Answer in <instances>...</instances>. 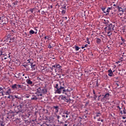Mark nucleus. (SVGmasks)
Masks as SVG:
<instances>
[{
    "label": "nucleus",
    "instance_id": "nucleus-1",
    "mask_svg": "<svg viewBox=\"0 0 126 126\" xmlns=\"http://www.w3.org/2000/svg\"><path fill=\"white\" fill-rule=\"evenodd\" d=\"M55 93L57 94H61L63 93V92H64V90H65V88L64 87V82H60L59 84H56L55 86Z\"/></svg>",
    "mask_w": 126,
    "mask_h": 126
},
{
    "label": "nucleus",
    "instance_id": "nucleus-2",
    "mask_svg": "<svg viewBox=\"0 0 126 126\" xmlns=\"http://www.w3.org/2000/svg\"><path fill=\"white\" fill-rule=\"evenodd\" d=\"M105 31H114L115 30V25L112 24L107 25L106 27L104 28Z\"/></svg>",
    "mask_w": 126,
    "mask_h": 126
},
{
    "label": "nucleus",
    "instance_id": "nucleus-3",
    "mask_svg": "<svg viewBox=\"0 0 126 126\" xmlns=\"http://www.w3.org/2000/svg\"><path fill=\"white\" fill-rule=\"evenodd\" d=\"M118 11V15L120 16H122L123 14H124V9L120 6H118L117 7Z\"/></svg>",
    "mask_w": 126,
    "mask_h": 126
},
{
    "label": "nucleus",
    "instance_id": "nucleus-4",
    "mask_svg": "<svg viewBox=\"0 0 126 126\" xmlns=\"http://www.w3.org/2000/svg\"><path fill=\"white\" fill-rule=\"evenodd\" d=\"M59 110H60V107L59 106H53V112L54 115H57L59 113Z\"/></svg>",
    "mask_w": 126,
    "mask_h": 126
},
{
    "label": "nucleus",
    "instance_id": "nucleus-5",
    "mask_svg": "<svg viewBox=\"0 0 126 126\" xmlns=\"http://www.w3.org/2000/svg\"><path fill=\"white\" fill-rule=\"evenodd\" d=\"M72 91V89L70 88L69 89H67L64 90L63 93V94H65V95H67V96H69L70 95V92Z\"/></svg>",
    "mask_w": 126,
    "mask_h": 126
},
{
    "label": "nucleus",
    "instance_id": "nucleus-6",
    "mask_svg": "<svg viewBox=\"0 0 126 126\" xmlns=\"http://www.w3.org/2000/svg\"><path fill=\"white\" fill-rule=\"evenodd\" d=\"M4 93L6 95H8L9 96H10V94H11V90L10 89V88H8L6 92H4Z\"/></svg>",
    "mask_w": 126,
    "mask_h": 126
},
{
    "label": "nucleus",
    "instance_id": "nucleus-7",
    "mask_svg": "<svg viewBox=\"0 0 126 126\" xmlns=\"http://www.w3.org/2000/svg\"><path fill=\"white\" fill-rule=\"evenodd\" d=\"M36 94H42V88L39 87L37 89Z\"/></svg>",
    "mask_w": 126,
    "mask_h": 126
},
{
    "label": "nucleus",
    "instance_id": "nucleus-8",
    "mask_svg": "<svg viewBox=\"0 0 126 126\" xmlns=\"http://www.w3.org/2000/svg\"><path fill=\"white\" fill-rule=\"evenodd\" d=\"M12 88L13 90H17L18 89V85L15 84L12 86Z\"/></svg>",
    "mask_w": 126,
    "mask_h": 126
},
{
    "label": "nucleus",
    "instance_id": "nucleus-9",
    "mask_svg": "<svg viewBox=\"0 0 126 126\" xmlns=\"http://www.w3.org/2000/svg\"><path fill=\"white\" fill-rule=\"evenodd\" d=\"M111 9H113V7H108L106 11H104V13H106V14H108L109 12H110V10H111Z\"/></svg>",
    "mask_w": 126,
    "mask_h": 126
},
{
    "label": "nucleus",
    "instance_id": "nucleus-10",
    "mask_svg": "<svg viewBox=\"0 0 126 126\" xmlns=\"http://www.w3.org/2000/svg\"><path fill=\"white\" fill-rule=\"evenodd\" d=\"M104 98H106L107 100H109V97H110L111 94L109 93H106L105 94L103 95Z\"/></svg>",
    "mask_w": 126,
    "mask_h": 126
},
{
    "label": "nucleus",
    "instance_id": "nucleus-11",
    "mask_svg": "<svg viewBox=\"0 0 126 126\" xmlns=\"http://www.w3.org/2000/svg\"><path fill=\"white\" fill-rule=\"evenodd\" d=\"M36 97L37 99H39L40 100H41L43 99V94H36Z\"/></svg>",
    "mask_w": 126,
    "mask_h": 126
},
{
    "label": "nucleus",
    "instance_id": "nucleus-12",
    "mask_svg": "<svg viewBox=\"0 0 126 126\" xmlns=\"http://www.w3.org/2000/svg\"><path fill=\"white\" fill-rule=\"evenodd\" d=\"M46 93H47V89L42 88L41 94H46Z\"/></svg>",
    "mask_w": 126,
    "mask_h": 126
},
{
    "label": "nucleus",
    "instance_id": "nucleus-13",
    "mask_svg": "<svg viewBox=\"0 0 126 126\" xmlns=\"http://www.w3.org/2000/svg\"><path fill=\"white\" fill-rule=\"evenodd\" d=\"M18 88H21L22 90H25V86L18 85Z\"/></svg>",
    "mask_w": 126,
    "mask_h": 126
},
{
    "label": "nucleus",
    "instance_id": "nucleus-14",
    "mask_svg": "<svg viewBox=\"0 0 126 126\" xmlns=\"http://www.w3.org/2000/svg\"><path fill=\"white\" fill-rule=\"evenodd\" d=\"M108 76H113V71L111 69L108 70Z\"/></svg>",
    "mask_w": 126,
    "mask_h": 126
},
{
    "label": "nucleus",
    "instance_id": "nucleus-15",
    "mask_svg": "<svg viewBox=\"0 0 126 126\" xmlns=\"http://www.w3.org/2000/svg\"><path fill=\"white\" fill-rule=\"evenodd\" d=\"M27 83H28V84H29L30 85H32V84H33V82L31 81V80L30 79L27 80Z\"/></svg>",
    "mask_w": 126,
    "mask_h": 126
},
{
    "label": "nucleus",
    "instance_id": "nucleus-16",
    "mask_svg": "<svg viewBox=\"0 0 126 126\" xmlns=\"http://www.w3.org/2000/svg\"><path fill=\"white\" fill-rule=\"evenodd\" d=\"M102 98L101 99V102H105V101H107V99L106 98H105V96H104V94L102 95Z\"/></svg>",
    "mask_w": 126,
    "mask_h": 126
},
{
    "label": "nucleus",
    "instance_id": "nucleus-17",
    "mask_svg": "<svg viewBox=\"0 0 126 126\" xmlns=\"http://www.w3.org/2000/svg\"><path fill=\"white\" fill-rule=\"evenodd\" d=\"M0 56H7V54H6V53L3 51H0Z\"/></svg>",
    "mask_w": 126,
    "mask_h": 126
},
{
    "label": "nucleus",
    "instance_id": "nucleus-18",
    "mask_svg": "<svg viewBox=\"0 0 126 126\" xmlns=\"http://www.w3.org/2000/svg\"><path fill=\"white\" fill-rule=\"evenodd\" d=\"M18 108L20 111V112H22V105L21 104H20L18 106Z\"/></svg>",
    "mask_w": 126,
    "mask_h": 126
},
{
    "label": "nucleus",
    "instance_id": "nucleus-19",
    "mask_svg": "<svg viewBox=\"0 0 126 126\" xmlns=\"http://www.w3.org/2000/svg\"><path fill=\"white\" fill-rule=\"evenodd\" d=\"M105 32L107 33L108 36H111L112 35V33H111V32L110 31H105Z\"/></svg>",
    "mask_w": 126,
    "mask_h": 126
},
{
    "label": "nucleus",
    "instance_id": "nucleus-20",
    "mask_svg": "<svg viewBox=\"0 0 126 126\" xmlns=\"http://www.w3.org/2000/svg\"><path fill=\"white\" fill-rule=\"evenodd\" d=\"M68 124H69V122H68V121H66L65 122V123L64 124H63V126H68Z\"/></svg>",
    "mask_w": 126,
    "mask_h": 126
},
{
    "label": "nucleus",
    "instance_id": "nucleus-21",
    "mask_svg": "<svg viewBox=\"0 0 126 126\" xmlns=\"http://www.w3.org/2000/svg\"><path fill=\"white\" fill-rule=\"evenodd\" d=\"M64 101L65 102H69V98H68L65 97V98H64Z\"/></svg>",
    "mask_w": 126,
    "mask_h": 126
},
{
    "label": "nucleus",
    "instance_id": "nucleus-22",
    "mask_svg": "<svg viewBox=\"0 0 126 126\" xmlns=\"http://www.w3.org/2000/svg\"><path fill=\"white\" fill-rule=\"evenodd\" d=\"M54 117L55 118H56V119H57V120H59L60 119V118H61V117H60V116L57 115V114H54Z\"/></svg>",
    "mask_w": 126,
    "mask_h": 126
},
{
    "label": "nucleus",
    "instance_id": "nucleus-23",
    "mask_svg": "<svg viewBox=\"0 0 126 126\" xmlns=\"http://www.w3.org/2000/svg\"><path fill=\"white\" fill-rule=\"evenodd\" d=\"M96 43L100 44V43H101V39H100V38H96Z\"/></svg>",
    "mask_w": 126,
    "mask_h": 126
},
{
    "label": "nucleus",
    "instance_id": "nucleus-24",
    "mask_svg": "<svg viewBox=\"0 0 126 126\" xmlns=\"http://www.w3.org/2000/svg\"><path fill=\"white\" fill-rule=\"evenodd\" d=\"M74 47L76 51H79V49L80 48L78 46L75 45Z\"/></svg>",
    "mask_w": 126,
    "mask_h": 126
},
{
    "label": "nucleus",
    "instance_id": "nucleus-25",
    "mask_svg": "<svg viewBox=\"0 0 126 126\" xmlns=\"http://www.w3.org/2000/svg\"><path fill=\"white\" fill-rule=\"evenodd\" d=\"M58 67V68H60V67H61V65H59V64H57L56 65H54L53 66V67Z\"/></svg>",
    "mask_w": 126,
    "mask_h": 126
},
{
    "label": "nucleus",
    "instance_id": "nucleus-26",
    "mask_svg": "<svg viewBox=\"0 0 126 126\" xmlns=\"http://www.w3.org/2000/svg\"><path fill=\"white\" fill-rule=\"evenodd\" d=\"M36 65L34 64L31 66L32 70H35V66Z\"/></svg>",
    "mask_w": 126,
    "mask_h": 126
},
{
    "label": "nucleus",
    "instance_id": "nucleus-27",
    "mask_svg": "<svg viewBox=\"0 0 126 126\" xmlns=\"http://www.w3.org/2000/svg\"><path fill=\"white\" fill-rule=\"evenodd\" d=\"M34 33H35V32H34V31H33V30H31L30 31V34L31 35H32V34H34Z\"/></svg>",
    "mask_w": 126,
    "mask_h": 126
},
{
    "label": "nucleus",
    "instance_id": "nucleus-28",
    "mask_svg": "<svg viewBox=\"0 0 126 126\" xmlns=\"http://www.w3.org/2000/svg\"><path fill=\"white\" fill-rule=\"evenodd\" d=\"M34 10H35V8H31L30 9V11H31V12H32V13H33V12H34Z\"/></svg>",
    "mask_w": 126,
    "mask_h": 126
},
{
    "label": "nucleus",
    "instance_id": "nucleus-29",
    "mask_svg": "<svg viewBox=\"0 0 126 126\" xmlns=\"http://www.w3.org/2000/svg\"><path fill=\"white\" fill-rule=\"evenodd\" d=\"M87 47H88V44H85L82 47V49H84V48H87Z\"/></svg>",
    "mask_w": 126,
    "mask_h": 126
},
{
    "label": "nucleus",
    "instance_id": "nucleus-30",
    "mask_svg": "<svg viewBox=\"0 0 126 126\" xmlns=\"http://www.w3.org/2000/svg\"><path fill=\"white\" fill-rule=\"evenodd\" d=\"M32 100H38V97H37V96H34V97L32 98Z\"/></svg>",
    "mask_w": 126,
    "mask_h": 126
},
{
    "label": "nucleus",
    "instance_id": "nucleus-31",
    "mask_svg": "<svg viewBox=\"0 0 126 126\" xmlns=\"http://www.w3.org/2000/svg\"><path fill=\"white\" fill-rule=\"evenodd\" d=\"M52 43H51L48 46V48L49 49H52V48H53V47L54 46H52Z\"/></svg>",
    "mask_w": 126,
    "mask_h": 126
},
{
    "label": "nucleus",
    "instance_id": "nucleus-32",
    "mask_svg": "<svg viewBox=\"0 0 126 126\" xmlns=\"http://www.w3.org/2000/svg\"><path fill=\"white\" fill-rule=\"evenodd\" d=\"M0 93L1 94L2 96H3V90H0Z\"/></svg>",
    "mask_w": 126,
    "mask_h": 126
},
{
    "label": "nucleus",
    "instance_id": "nucleus-33",
    "mask_svg": "<svg viewBox=\"0 0 126 126\" xmlns=\"http://www.w3.org/2000/svg\"><path fill=\"white\" fill-rule=\"evenodd\" d=\"M63 118H68V116H67L66 114H64L62 115Z\"/></svg>",
    "mask_w": 126,
    "mask_h": 126
},
{
    "label": "nucleus",
    "instance_id": "nucleus-34",
    "mask_svg": "<svg viewBox=\"0 0 126 126\" xmlns=\"http://www.w3.org/2000/svg\"><path fill=\"white\" fill-rule=\"evenodd\" d=\"M87 44H90V41H89V38H88L87 39Z\"/></svg>",
    "mask_w": 126,
    "mask_h": 126
},
{
    "label": "nucleus",
    "instance_id": "nucleus-35",
    "mask_svg": "<svg viewBox=\"0 0 126 126\" xmlns=\"http://www.w3.org/2000/svg\"><path fill=\"white\" fill-rule=\"evenodd\" d=\"M65 10H62V14H64V13H65Z\"/></svg>",
    "mask_w": 126,
    "mask_h": 126
},
{
    "label": "nucleus",
    "instance_id": "nucleus-36",
    "mask_svg": "<svg viewBox=\"0 0 126 126\" xmlns=\"http://www.w3.org/2000/svg\"><path fill=\"white\" fill-rule=\"evenodd\" d=\"M65 98V96H63V95H62V96H61V99H62V100H64Z\"/></svg>",
    "mask_w": 126,
    "mask_h": 126
},
{
    "label": "nucleus",
    "instance_id": "nucleus-37",
    "mask_svg": "<svg viewBox=\"0 0 126 126\" xmlns=\"http://www.w3.org/2000/svg\"><path fill=\"white\" fill-rule=\"evenodd\" d=\"M100 116H101V113H97L96 115V117H100Z\"/></svg>",
    "mask_w": 126,
    "mask_h": 126
},
{
    "label": "nucleus",
    "instance_id": "nucleus-38",
    "mask_svg": "<svg viewBox=\"0 0 126 126\" xmlns=\"http://www.w3.org/2000/svg\"><path fill=\"white\" fill-rule=\"evenodd\" d=\"M30 61H31V59H29L27 60V63H30Z\"/></svg>",
    "mask_w": 126,
    "mask_h": 126
},
{
    "label": "nucleus",
    "instance_id": "nucleus-39",
    "mask_svg": "<svg viewBox=\"0 0 126 126\" xmlns=\"http://www.w3.org/2000/svg\"><path fill=\"white\" fill-rule=\"evenodd\" d=\"M0 126H4V125H3V123L2 122H0Z\"/></svg>",
    "mask_w": 126,
    "mask_h": 126
},
{
    "label": "nucleus",
    "instance_id": "nucleus-40",
    "mask_svg": "<svg viewBox=\"0 0 126 126\" xmlns=\"http://www.w3.org/2000/svg\"><path fill=\"white\" fill-rule=\"evenodd\" d=\"M101 10H102V11H103V12H104V11H106L105 10H106V8H101Z\"/></svg>",
    "mask_w": 126,
    "mask_h": 126
},
{
    "label": "nucleus",
    "instance_id": "nucleus-41",
    "mask_svg": "<svg viewBox=\"0 0 126 126\" xmlns=\"http://www.w3.org/2000/svg\"><path fill=\"white\" fill-rule=\"evenodd\" d=\"M65 115H69V112H68V111H66L65 113Z\"/></svg>",
    "mask_w": 126,
    "mask_h": 126
},
{
    "label": "nucleus",
    "instance_id": "nucleus-42",
    "mask_svg": "<svg viewBox=\"0 0 126 126\" xmlns=\"http://www.w3.org/2000/svg\"><path fill=\"white\" fill-rule=\"evenodd\" d=\"M47 39L48 40V41H50V40H51V37H50V36H47Z\"/></svg>",
    "mask_w": 126,
    "mask_h": 126
},
{
    "label": "nucleus",
    "instance_id": "nucleus-43",
    "mask_svg": "<svg viewBox=\"0 0 126 126\" xmlns=\"http://www.w3.org/2000/svg\"><path fill=\"white\" fill-rule=\"evenodd\" d=\"M62 8H63L64 9H65V10H66V6H64L62 7Z\"/></svg>",
    "mask_w": 126,
    "mask_h": 126
},
{
    "label": "nucleus",
    "instance_id": "nucleus-44",
    "mask_svg": "<svg viewBox=\"0 0 126 126\" xmlns=\"http://www.w3.org/2000/svg\"><path fill=\"white\" fill-rule=\"evenodd\" d=\"M121 40H122V42H123L124 43V42L126 41V40H125V39H124V38H121Z\"/></svg>",
    "mask_w": 126,
    "mask_h": 126
},
{
    "label": "nucleus",
    "instance_id": "nucleus-45",
    "mask_svg": "<svg viewBox=\"0 0 126 126\" xmlns=\"http://www.w3.org/2000/svg\"><path fill=\"white\" fill-rule=\"evenodd\" d=\"M117 108H118V109H119V110H121V109H122V108H121L120 106H117Z\"/></svg>",
    "mask_w": 126,
    "mask_h": 126
},
{
    "label": "nucleus",
    "instance_id": "nucleus-46",
    "mask_svg": "<svg viewBox=\"0 0 126 126\" xmlns=\"http://www.w3.org/2000/svg\"><path fill=\"white\" fill-rule=\"evenodd\" d=\"M123 113H124V114L125 115H126V111L124 110V111H123Z\"/></svg>",
    "mask_w": 126,
    "mask_h": 126
},
{
    "label": "nucleus",
    "instance_id": "nucleus-47",
    "mask_svg": "<svg viewBox=\"0 0 126 126\" xmlns=\"http://www.w3.org/2000/svg\"><path fill=\"white\" fill-rule=\"evenodd\" d=\"M30 63H31V66H32V65H33V63H31V62H30Z\"/></svg>",
    "mask_w": 126,
    "mask_h": 126
},
{
    "label": "nucleus",
    "instance_id": "nucleus-48",
    "mask_svg": "<svg viewBox=\"0 0 126 126\" xmlns=\"http://www.w3.org/2000/svg\"><path fill=\"white\" fill-rule=\"evenodd\" d=\"M44 39H45V40H47V36H45V37H44Z\"/></svg>",
    "mask_w": 126,
    "mask_h": 126
},
{
    "label": "nucleus",
    "instance_id": "nucleus-49",
    "mask_svg": "<svg viewBox=\"0 0 126 126\" xmlns=\"http://www.w3.org/2000/svg\"><path fill=\"white\" fill-rule=\"evenodd\" d=\"M34 30L36 31V32H38V30H37V28H34Z\"/></svg>",
    "mask_w": 126,
    "mask_h": 126
},
{
    "label": "nucleus",
    "instance_id": "nucleus-50",
    "mask_svg": "<svg viewBox=\"0 0 126 126\" xmlns=\"http://www.w3.org/2000/svg\"><path fill=\"white\" fill-rule=\"evenodd\" d=\"M100 121H101V122L103 123V122H104V120L101 119V120H100Z\"/></svg>",
    "mask_w": 126,
    "mask_h": 126
},
{
    "label": "nucleus",
    "instance_id": "nucleus-51",
    "mask_svg": "<svg viewBox=\"0 0 126 126\" xmlns=\"http://www.w3.org/2000/svg\"><path fill=\"white\" fill-rule=\"evenodd\" d=\"M109 22V21H107L106 22H105V24H107V23Z\"/></svg>",
    "mask_w": 126,
    "mask_h": 126
},
{
    "label": "nucleus",
    "instance_id": "nucleus-52",
    "mask_svg": "<svg viewBox=\"0 0 126 126\" xmlns=\"http://www.w3.org/2000/svg\"><path fill=\"white\" fill-rule=\"evenodd\" d=\"M10 54H11L10 53H9V54H8V55H9L8 58H10V55H10Z\"/></svg>",
    "mask_w": 126,
    "mask_h": 126
},
{
    "label": "nucleus",
    "instance_id": "nucleus-53",
    "mask_svg": "<svg viewBox=\"0 0 126 126\" xmlns=\"http://www.w3.org/2000/svg\"><path fill=\"white\" fill-rule=\"evenodd\" d=\"M98 122H100L101 121V119L99 118V119L97 120Z\"/></svg>",
    "mask_w": 126,
    "mask_h": 126
},
{
    "label": "nucleus",
    "instance_id": "nucleus-54",
    "mask_svg": "<svg viewBox=\"0 0 126 126\" xmlns=\"http://www.w3.org/2000/svg\"><path fill=\"white\" fill-rule=\"evenodd\" d=\"M120 113H121V114H123V111H120Z\"/></svg>",
    "mask_w": 126,
    "mask_h": 126
},
{
    "label": "nucleus",
    "instance_id": "nucleus-55",
    "mask_svg": "<svg viewBox=\"0 0 126 126\" xmlns=\"http://www.w3.org/2000/svg\"><path fill=\"white\" fill-rule=\"evenodd\" d=\"M93 94H95V91H93Z\"/></svg>",
    "mask_w": 126,
    "mask_h": 126
},
{
    "label": "nucleus",
    "instance_id": "nucleus-56",
    "mask_svg": "<svg viewBox=\"0 0 126 126\" xmlns=\"http://www.w3.org/2000/svg\"><path fill=\"white\" fill-rule=\"evenodd\" d=\"M50 8H53V5H51V6H50Z\"/></svg>",
    "mask_w": 126,
    "mask_h": 126
},
{
    "label": "nucleus",
    "instance_id": "nucleus-57",
    "mask_svg": "<svg viewBox=\"0 0 126 126\" xmlns=\"http://www.w3.org/2000/svg\"><path fill=\"white\" fill-rule=\"evenodd\" d=\"M121 63V62H120V61H118V62H117V63Z\"/></svg>",
    "mask_w": 126,
    "mask_h": 126
},
{
    "label": "nucleus",
    "instance_id": "nucleus-58",
    "mask_svg": "<svg viewBox=\"0 0 126 126\" xmlns=\"http://www.w3.org/2000/svg\"><path fill=\"white\" fill-rule=\"evenodd\" d=\"M7 98H8V99H9V98H10V96H8V97H7Z\"/></svg>",
    "mask_w": 126,
    "mask_h": 126
},
{
    "label": "nucleus",
    "instance_id": "nucleus-59",
    "mask_svg": "<svg viewBox=\"0 0 126 126\" xmlns=\"http://www.w3.org/2000/svg\"><path fill=\"white\" fill-rule=\"evenodd\" d=\"M0 90H2V89L1 87H0Z\"/></svg>",
    "mask_w": 126,
    "mask_h": 126
},
{
    "label": "nucleus",
    "instance_id": "nucleus-60",
    "mask_svg": "<svg viewBox=\"0 0 126 126\" xmlns=\"http://www.w3.org/2000/svg\"><path fill=\"white\" fill-rule=\"evenodd\" d=\"M37 32H34V33H35V34H37Z\"/></svg>",
    "mask_w": 126,
    "mask_h": 126
},
{
    "label": "nucleus",
    "instance_id": "nucleus-61",
    "mask_svg": "<svg viewBox=\"0 0 126 126\" xmlns=\"http://www.w3.org/2000/svg\"><path fill=\"white\" fill-rule=\"evenodd\" d=\"M6 59H7V58H4V60H6Z\"/></svg>",
    "mask_w": 126,
    "mask_h": 126
},
{
    "label": "nucleus",
    "instance_id": "nucleus-62",
    "mask_svg": "<svg viewBox=\"0 0 126 126\" xmlns=\"http://www.w3.org/2000/svg\"><path fill=\"white\" fill-rule=\"evenodd\" d=\"M25 74H23V76H25Z\"/></svg>",
    "mask_w": 126,
    "mask_h": 126
},
{
    "label": "nucleus",
    "instance_id": "nucleus-63",
    "mask_svg": "<svg viewBox=\"0 0 126 126\" xmlns=\"http://www.w3.org/2000/svg\"><path fill=\"white\" fill-rule=\"evenodd\" d=\"M13 4H14V5H15V4H16V3H13Z\"/></svg>",
    "mask_w": 126,
    "mask_h": 126
},
{
    "label": "nucleus",
    "instance_id": "nucleus-64",
    "mask_svg": "<svg viewBox=\"0 0 126 126\" xmlns=\"http://www.w3.org/2000/svg\"><path fill=\"white\" fill-rule=\"evenodd\" d=\"M25 78H27V76H25Z\"/></svg>",
    "mask_w": 126,
    "mask_h": 126
}]
</instances>
